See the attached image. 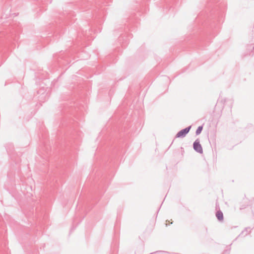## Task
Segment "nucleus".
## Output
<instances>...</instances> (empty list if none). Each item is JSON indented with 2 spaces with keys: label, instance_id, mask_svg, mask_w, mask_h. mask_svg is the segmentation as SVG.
<instances>
[{
  "label": "nucleus",
  "instance_id": "nucleus-1",
  "mask_svg": "<svg viewBox=\"0 0 254 254\" xmlns=\"http://www.w3.org/2000/svg\"><path fill=\"white\" fill-rule=\"evenodd\" d=\"M190 128V127H189L180 131L176 135L177 137H180L185 136L186 134H187L189 132Z\"/></svg>",
  "mask_w": 254,
  "mask_h": 254
},
{
  "label": "nucleus",
  "instance_id": "nucleus-2",
  "mask_svg": "<svg viewBox=\"0 0 254 254\" xmlns=\"http://www.w3.org/2000/svg\"><path fill=\"white\" fill-rule=\"evenodd\" d=\"M193 148L194 149L199 153L202 152V149L201 145L198 142H194L193 143Z\"/></svg>",
  "mask_w": 254,
  "mask_h": 254
},
{
  "label": "nucleus",
  "instance_id": "nucleus-3",
  "mask_svg": "<svg viewBox=\"0 0 254 254\" xmlns=\"http://www.w3.org/2000/svg\"><path fill=\"white\" fill-rule=\"evenodd\" d=\"M216 216L217 219L220 221H222L223 219V214L222 212L220 211H218L217 212Z\"/></svg>",
  "mask_w": 254,
  "mask_h": 254
},
{
  "label": "nucleus",
  "instance_id": "nucleus-4",
  "mask_svg": "<svg viewBox=\"0 0 254 254\" xmlns=\"http://www.w3.org/2000/svg\"><path fill=\"white\" fill-rule=\"evenodd\" d=\"M202 129V127H199L196 130V134H199L201 132Z\"/></svg>",
  "mask_w": 254,
  "mask_h": 254
}]
</instances>
